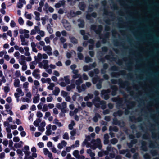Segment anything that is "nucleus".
I'll use <instances>...</instances> for the list:
<instances>
[{"label":"nucleus","mask_w":159,"mask_h":159,"mask_svg":"<svg viewBox=\"0 0 159 159\" xmlns=\"http://www.w3.org/2000/svg\"><path fill=\"white\" fill-rule=\"evenodd\" d=\"M95 136V134L94 133H91L90 136H88L86 137L85 140L84 141L83 143V145L84 146L86 145V147L87 148L90 147L92 149L94 150L96 149L97 147L99 149L102 148V146L101 144V141L99 139H97L96 141L94 140H92L91 144H90L88 142L91 140V137L93 138Z\"/></svg>","instance_id":"1"},{"label":"nucleus","mask_w":159,"mask_h":159,"mask_svg":"<svg viewBox=\"0 0 159 159\" xmlns=\"http://www.w3.org/2000/svg\"><path fill=\"white\" fill-rule=\"evenodd\" d=\"M93 102L96 107H101L102 109L106 108L105 102L104 101H100L99 97H96L95 99L93 100Z\"/></svg>","instance_id":"2"},{"label":"nucleus","mask_w":159,"mask_h":159,"mask_svg":"<svg viewBox=\"0 0 159 159\" xmlns=\"http://www.w3.org/2000/svg\"><path fill=\"white\" fill-rule=\"evenodd\" d=\"M32 94L31 92H27L25 95V96L21 97L20 99L23 102L29 103L31 101Z\"/></svg>","instance_id":"3"},{"label":"nucleus","mask_w":159,"mask_h":159,"mask_svg":"<svg viewBox=\"0 0 159 159\" xmlns=\"http://www.w3.org/2000/svg\"><path fill=\"white\" fill-rule=\"evenodd\" d=\"M107 151H100L98 153V156L100 157H101L103 155H107L108 154L109 152L111 151H114V150L116 151V149H115L113 148H111L110 145H109L107 148Z\"/></svg>","instance_id":"4"},{"label":"nucleus","mask_w":159,"mask_h":159,"mask_svg":"<svg viewBox=\"0 0 159 159\" xmlns=\"http://www.w3.org/2000/svg\"><path fill=\"white\" fill-rule=\"evenodd\" d=\"M56 107L63 113H66L67 111V103L65 102H63L61 104L57 103Z\"/></svg>","instance_id":"5"},{"label":"nucleus","mask_w":159,"mask_h":159,"mask_svg":"<svg viewBox=\"0 0 159 159\" xmlns=\"http://www.w3.org/2000/svg\"><path fill=\"white\" fill-rule=\"evenodd\" d=\"M94 84H96L98 82V83L97 84V88L98 89H100L101 88V83L103 81V79H100L99 78L98 76H96L93 77L92 80Z\"/></svg>","instance_id":"6"},{"label":"nucleus","mask_w":159,"mask_h":159,"mask_svg":"<svg viewBox=\"0 0 159 159\" xmlns=\"http://www.w3.org/2000/svg\"><path fill=\"white\" fill-rule=\"evenodd\" d=\"M43 64V68L46 70V71L48 73L50 74H52V71L51 69L49 68V65L48 64V61L47 60H43L42 61Z\"/></svg>","instance_id":"7"},{"label":"nucleus","mask_w":159,"mask_h":159,"mask_svg":"<svg viewBox=\"0 0 159 159\" xmlns=\"http://www.w3.org/2000/svg\"><path fill=\"white\" fill-rule=\"evenodd\" d=\"M91 29L92 30H93L97 34H100L101 30H102V27L101 25L98 26L95 25H93L91 26Z\"/></svg>","instance_id":"8"},{"label":"nucleus","mask_w":159,"mask_h":159,"mask_svg":"<svg viewBox=\"0 0 159 159\" xmlns=\"http://www.w3.org/2000/svg\"><path fill=\"white\" fill-rule=\"evenodd\" d=\"M31 150L32 153L29 156V158L30 159H35L37 157V154L36 153L37 149L35 147L33 146L31 148Z\"/></svg>","instance_id":"9"},{"label":"nucleus","mask_w":159,"mask_h":159,"mask_svg":"<svg viewBox=\"0 0 159 159\" xmlns=\"http://www.w3.org/2000/svg\"><path fill=\"white\" fill-rule=\"evenodd\" d=\"M110 89H109L107 90H103L101 92V96L106 100L108 99L109 98L108 93H110Z\"/></svg>","instance_id":"10"},{"label":"nucleus","mask_w":159,"mask_h":159,"mask_svg":"<svg viewBox=\"0 0 159 159\" xmlns=\"http://www.w3.org/2000/svg\"><path fill=\"white\" fill-rule=\"evenodd\" d=\"M43 50L49 55H52V49L50 46L49 45L44 46L43 47Z\"/></svg>","instance_id":"11"},{"label":"nucleus","mask_w":159,"mask_h":159,"mask_svg":"<svg viewBox=\"0 0 159 159\" xmlns=\"http://www.w3.org/2000/svg\"><path fill=\"white\" fill-rule=\"evenodd\" d=\"M63 25L65 29L67 30H70L71 29V26L69 23L65 19H63L62 21Z\"/></svg>","instance_id":"12"},{"label":"nucleus","mask_w":159,"mask_h":159,"mask_svg":"<svg viewBox=\"0 0 159 159\" xmlns=\"http://www.w3.org/2000/svg\"><path fill=\"white\" fill-rule=\"evenodd\" d=\"M16 92L14 93V96H23L24 95V92L21 88H18L16 89Z\"/></svg>","instance_id":"13"},{"label":"nucleus","mask_w":159,"mask_h":159,"mask_svg":"<svg viewBox=\"0 0 159 159\" xmlns=\"http://www.w3.org/2000/svg\"><path fill=\"white\" fill-rule=\"evenodd\" d=\"M83 81L82 79L81 78H79L78 79L76 80L75 83V84L76 85V88L78 90V92L79 93L81 92L82 91L81 89H80L79 86L80 85V84L83 83Z\"/></svg>","instance_id":"14"},{"label":"nucleus","mask_w":159,"mask_h":159,"mask_svg":"<svg viewBox=\"0 0 159 159\" xmlns=\"http://www.w3.org/2000/svg\"><path fill=\"white\" fill-rule=\"evenodd\" d=\"M43 153L45 155L47 156L50 159H53L52 153L50 152L48 149L47 148H44L43 149Z\"/></svg>","instance_id":"15"},{"label":"nucleus","mask_w":159,"mask_h":159,"mask_svg":"<svg viewBox=\"0 0 159 159\" xmlns=\"http://www.w3.org/2000/svg\"><path fill=\"white\" fill-rule=\"evenodd\" d=\"M46 125V123L44 121H43L39 126L38 129L41 132H43L45 130L44 127Z\"/></svg>","instance_id":"16"},{"label":"nucleus","mask_w":159,"mask_h":159,"mask_svg":"<svg viewBox=\"0 0 159 159\" xmlns=\"http://www.w3.org/2000/svg\"><path fill=\"white\" fill-rule=\"evenodd\" d=\"M51 127L52 125L51 124H49L46 127V131L45 132V134L47 135H50L53 133L51 129Z\"/></svg>","instance_id":"17"},{"label":"nucleus","mask_w":159,"mask_h":159,"mask_svg":"<svg viewBox=\"0 0 159 159\" xmlns=\"http://www.w3.org/2000/svg\"><path fill=\"white\" fill-rule=\"evenodd\" d=\"M32 75L36 79H39L40 78L39 74V69H36L34 70L32 73Z\"/></svg>","instance_id":"18"},{"label":"nucleus","mask_w":159,"mask_h":159,"mask_svg":"<svg viewBox=\"0 0 159 159\" xmlns=\"http://www.w3.org/2000/svg\"><path fill=\"white\" fill-rule=\"evenodd\" d=\"M40 30V28L38 26H34V29L31 30L30 34L31 35L35 34H36V33H38Z\"/></svg>","instance_id":"19"},{"label":"nucleus","mask_w":159,"mask_h":159,"mask_svg":"<svg viewBox=\"0 0 159 159\" xmlns=\"http://www.w3.org/2000/svg\"><path fill=\"white\" fill-rule=\"evenodd\" d=\"M26 4V2L25 0H19L17 3V7L18 8H21L23 7L24 4Z\"/></svg>","instance_id":"20"},{"label":"nucleus","mask_w":159,"mask_h":159,"mask_svg":"<svg viewBox=\"0 0 159 159\" xmlns=\"http://www.w3.org/2000/svg\"><path fill=\"white\" fill-rule=\"evenodd\" d=\"M67 144V143L64 140L61 141V143H59L57 145V148L59 149H61L64 147H65Z\"/></svg>","instance_id":"21"},{"label":"nucleus","mask_w":159,"mask_h":159,"mask_svg":"<svg viewBox=\"0 0 159 159\" xmlns=\"http://www.w3.org/2000/svg\"><path fill=\"white\" fill-rule=\"evenodd\" d=\"M18 62L20 65H23L26 63L25 57L24 55H21L20 58L18 60Z\"/></svg>","instance_id":"22"},{"label":"nucleus","mask_w":159,"mask_h":159,"mask_svg":"<svg viewBox=\"0 0 159 159\" xmlns=\"http://www.w3.org/2000/svg\"><path fill=\"white\" fill-rule=\"evenodd\" d=\"M40 99V95L39 94L37 93L34 96L33 98V102L34 103H38Z\"/></svg>","instance_id":"23"},{"label":"nucleus","mask_w":159,"mask_h":159,"mask_svg":"<svg viewBox=\"0 0 159 159\" xmlns=\"http://www.w3.org/2000/svg\"><path fill=\"white\" fill-rule=\"evenodd\" d=\"M79 97L78 100L79 101H81L82 100L83 98L82 97L80 96V95L77 93H75L74 95L72 97V98L73 101H75L77 97Z\"/></svg>","instance_id":"24"},{"label":"nucleus","mask_w":159,"mask_h":159,"mask_svg":"<svg viewBox=\"0 0 159 159\" xmlns=\"http://www.w3.org/2000/svg\"><path fill=\"white\" fill-rule=\"evenodd\" d=\"M69 77V76H64V78H61L60 79L62 81H65V83L68 84L70 83V82Z\"/></svg>","instance_id":"25"},{"label":"nucleus","mask_w":159,"mask_h":159,"mask_svg":"<svg viewBox=\"0 0 159 159\" xmlns=\"http://www.w3.org/2000/svg\"><path fill=\"white\" fill-rule=\"evenodd\" d=\"M53 123L56 125L58 127H62L63 125L61 123L59 122V120L56 118L53 120Z\"/></svg>","instance_id":"26"},{"label":"nucleus","mask_w":159,"mask_h":159,"mask_svg":"<svg viewBox=\"0 0 159 159\" xmlns=\"http://www.w3.org/2000/svg\"><path fill=\"white\" fill-rule=\"evenodd\" d=\"M87 153L89 154L91 157V159H95V157H94L95 154L93 152L91 149H89L87 150Z\"/></svg>","instance_id":"27"},{"label":"nucleus","mask_w":159,"mask_h":159,"mask_svg":"<svg viewBox=\"0 0 159 159\" xmlns=\"http://www.w3.org/2000/svg\"><path fill=\"white\" fill-rule=\"evenodd\" d=\"M21 41V44L22 45H27L28 44V42L25 40V39L22 36H20Z\"/></svg>","instance_id":"28"},{"label":"nucleus","mask_w":159,"mask_h":159,"mask_svg":"<svg viewBox=\"0 0 159 159\" xmlns=\"http://www.w3.org/2000/svg\"><path fill=\"white\" fill-rule=\"evenodd\" d=\"M75 87V85L74 83H71L70 85H68L66 87V90L67 91H70Z\"/></svg>","instance_id":"29"},{"label":"nucleus","mask_w":159,"mask_h":159,"mask_svg":"<svg viewBox=\"0 0 159 159\" xmlns=\"http://www.w3.org/2000/svg\"><path fill=\"white\" fill-rule=\"evenodd\" d=\"M24 54L27 56H29L30 55V53L29 52V48L28 47H24Z\"/></svg>","instance_id":"30"},{"label":"nucleus","mask_w":159,"mask_h":159,"mask_svg":"<svg viewBox=\"0 0 159 159\" xmlns=\"http://www.w3.org/2000/svg\"><path fill=\"white\" fill-rule=\"evenodd\" d=\"M29 84V83L27 82H25L23 84V88L24 89L25 91L26 92H27L29 91L28 89Z\"/></svg>","instance_id":"31"},{"label":"nucleus","mask_w":159,"mask_h":159,"mask_svg":"<svg viewBox=\"0 0 159 159\" xmlns=\"http://www.w3.org/2000/svg\"><path fill=\"white\" fill-rule=\"evenodd\" d=\"M20 82L18 79H16L14 82V85L15 87H19L20 86Z\"/></svg>","instance_id":"32"},{"label":"nucleus","mask_w":159,"mask_h":159,"mask_svg":"<svg viewBox=\"0 0 159 159\" xmlns=\"http://www.w3.org/2000/svg\"><path fill=\"white\" fill-rule=\"evenodd\" d=\"M80 33L83 36V38L84 39H87L88 38V36L89 34H85V31L84 30H80Z\"/></svg>","instance_id":"33"},{"label":"nucleus","mask_w":159,"mask_h":159,"mask_svg":"<svg viewBox=\"0 0 159 159\" xmlns=\"http://www.w3.org/2000/svg\"><path fill=\"white\" fill-rule=\"evenodd\" d=\"M111 89L112 91L111 93V94L112 95H115L116 94V91L117 90V88L115 86H113L111 87Z\"/></svg>","instance_id":"34"},{"label":"nucleus","mask_w":159,"mask_h":159,"mask_svg":"<svg viewBox=\"0 0 159 159\" xmlns=\"http://www.w3.org/2000/svg\"><path fill=\"white\" fill-rule=\"evenodd\" d=\"M73 155L77 159L79 158V152L78 150H75L73 152Z\"/></svg>","instance_id":"35"},{"label":"nucleus","mask_w":159,"mask_h":159,"mask_svg":"<svg viewBox=\"0 0 159 159\" xmlns=\"http://www.w3.org/2000/svg\"><path fill=\"white\" fill-rule=\"evenodd\" d=\"M94 73L95 74H98L99 73V70L98 69H95L94 70V72L93 71H90L89 72V75L91 77L93 76L94 75Z\"/></svg>","instance_id":"36"},{"label":"nucleus","mask_w":159,"mask_h":159,"mask_svg":"<svg viewBox=\"0 0 159 159\" xmlns=\"http://www.w3.org/2000/svg\"><path fill=\"white\" fill-rule=\"evenodd\" d=\"M60 90L59 89L58 87H55L54 90L53 91V94L56 96H57L58 95Z\"/></svg>","instance_id":"37"},{"label":"nucleus","mask_w":159,"mask_h":159,"mask_svg":"<svg viewBox=\"0 0 159 159\" xmlns=\"http://www.w3.org/2000/svg\"><path fill=\"white\" fill-rule=\"evenodd\" d=\"M93 95L92 94H88L84 98V100L87 101L90 99H91L93 97Z\"/></svg>","instance_id":"38"},{"label":"nucleus","mask_w":159,"mask_h":159,"mask_svg":"<svg viewBox=\"0 0 159 159\" xmlns=\"http://www.w3.org/2000/svg\"><path fill=\"white\" fill-rule=\"evenodd\" d=\"M34 14L35 16V19L37 21H39L40 20V14L37 11H35Z\"/></svg>","instance_id":"39"},{"label":"nucleus","mask_w":159,"mask_h":159,"mask_svg":"<svg viewBox=\"0 0 159 159\" xmlns=\"http://www.w3.org/2000/svg\"><path fill=\"white\" fill-rule=\"evenodd\" d=\"M81 78L80 77V75L79 74H75L72 76V79L71 80L72 82H74L75 79L78 78Z\"/></svg>","instance_id":"40"},{"label":"nucleus","mask_w":159,"mask_h":159,"mask_svg":"<svg viewBox=\"0 0 159 159\" xmlns=\"http://www.w3.org/2000/svg\"><path fill=\"white\" fill-rule=\"evenodd\" d=\"M3 89L6 94H7L10 91V88L9 86L7 85L4 87Z\"/></svg>","instance_id":"41"},{"label":"nucleus","mask_w":159,"mask_h":159,"mask_svg":"<svg viewBox=\"0 0 159 159\" xmlns=\"http://www.w3.org/2000/svg\"><path fill=\"white\" fill-rule=\"evenodd\" d=\"M91 69V65H85L83 67V70L85 71H88Z\"/></svg>","instance_id":"42"},{"label":"nucleus","mask_w":159,"mask_h":159,"mask_svg":"<svg viewBox=\"0 0 159 159\" xmlns=\"http://www.w3.org/2000/svg\"><path fill=\"white\" fill-rule=\"evenodd\" d=\"M23 143V142L21 141L18 143H15L14 145V147L16 148H20L22 147Z\"/></svg>","instance_id":"43"},{"label":"nucleus","mask_w":159,"mask_h":159,"mask_svg":"<svg viewBox=\"0 0 159 159\" xmlns=\"http://www.w3.org/2000/svg\"><path fill=\"white\" fill-rule=\"evenodd\" d=\"M70 42L73 44H76L77 43V40L76 38L73 37H70Z\"/></svg>","instance_id":"44"},{"label":"nucleus","mask_w":159,"mask_h":159,"mask_svg":"<svg viewBox=\"0 0 159 159\" xmlns=\"http://www.w3.org/2000/svg\"><path fill=\"white\" fill-rule=\"evenodd\" d=\"M89 42L91 44L89 46V49H92L93 48L94 46V41L92 39H90L89 41Z\"/></svg>","instance_id":"45"},{"label":"nucleus","mask_w":159,"mask_h":159,"mask_svg":"<svg viewBox=\"0 0 159 159\" xmlns=\"http://www.w3.org/2000/svg\"><path fill=\"white\" fill-rule=\"evenodd\" d=\"M19 32L20 34H28L29 33V31L26 30V29H20V30Z\"/></svg>","instance_id":"46"},{"label":"nucleus","mask_w":159,"mask_h":159,"mask_svg":"<svg viewBox=\"0 0 159 159\" xmlns=\"http://www.w3.org/2000/svg\"><path fill=\"white\" fill-rule=\"evenodd\" d=\"M47 28L48 32L50 34H52L53 33V30L52 28L51 27L50 25L49 24H48L47 25Z\"/></svg>","instance_id":"47"},{"label":"nucleus","mask_w":159,"mask_h":159,"mask_svg":"<svg viewBox=\"0 0 159 159\" xmlns=\"http://www.w3.org/2000/svg\"><path fill=\"white\" fill-rule=\"evenodd\" d=\"M80 145L79 141L78 140L76 141L75 143L74 144L71 145V148H74L75 147H78Z\"/></svg>","instance_id":"48"},{"label":"nucleus","mask_w":159,"mask_h":159,"mask_svg":"<svg viewBox=\"0 0 159 159\" xmlns=\"http://www.w3.org/2000/svg\"><path fill=\"white\" fill-rule=\"evenodd\" d=\"M67 16L68 17L75 16L76 15V13L72 11H71L70 12L67 14Z\"/></svg>","instance_id":"49"},{"label":"nucleus","mask_w":159,"mask_h":159,"mask_svg":"<svg viewBox=\"0 0 159 159\" xmlns=\"http://www.w3.org/2000/svg\"><path fill=\"white\" fill-rule=\"evenodd\" d=\"M62 137L64 139L67 140H69V138L68 133L67 132L65 133L62 136Z\"/></svg>","instance_id":"50"},{"label":"nucleus","mask_w":159,"mask_h":159,"mask_svg":"<svg viewBox=\"0 0 159 159\" xmlns=\"http://www.w3.org/2000/svg\"><path fill=\"white\" fill-rule=\"evenodd\" d=\"M75 125V123L74 121H71L70 124H69L68 126L69 129L70 130H72L73 127Z\"/></svg>","instance_id":"51"},{"label":"nucleus","mask_w":159,"mask_h":159,"mask_svg":"<svg viewBox=\"0 0 159 159\" xmlns=\"http://www.w3.org/2000/svg\"><path fill=\"white\" fill-rule=\"evenodd\" d=\"M53 100V98L51 94H50L48 95V96L46 98L47 102H51Z\"/></svg>","instance_id":"52"},{"label":"nucleus","mask_w":159,"mask_h":159,"mask_svg":"<svg viewBox=\"0 0 159 159\" xmlns=\"http://www.w3.org/2000/svg\"><path fill=\"white\" fill-rule=\"evenodd\" d=\"M49 85L47 87V88L48 89L50 90H52L54 86V83H51L49 84Z\"/></svg>","instance_id":"53"},{"label":"nucleus","mask_w":159,"mask_h":159,"mask_svg":"<svg viewBox=\"0 0 159 159\" xmlns=\"http://www.w3.org/2000/svg\"><path fill=\"white\" fill-rule=\"evenodd\" d=\"M25 16L27 19L31 20L32 19V15L31 14H28L27 12H25Z\"/></svg>","instance_id":"54"},{"label":"nucleus","mask_w":159,"mask_h":159,"mask_svg":"<svg viewBox=\"0 0 159 159\" xmlns=\"http://www.w3.org/2000/svg\"><path fill=\"white\" fill-rule=\"evenodd\" d=\"M41 121V120L39 119H38L34 122V124L35 126H38L39 125V123Z\"/></svg>","instance_id":"55"},{"label":"nucleus","mask_w":159,"mask_h":159,"mask_svg":"<svg viewBox=\"0 0 159 159\" xmlns=\"http://www.w3.org/2000/svg\"><path fill=\"white\" fill-rule=\"evenodd\" d=\"M100 115L98 114H96L95 116L94 117L93 120L94 121L97 122L98 120V118H100Z\"/></svg>","instance_id":"56"},{"label":"nucleus","mask_w":159,"mask_h":159,"mask_svg":"<svg viewBox=\"0 0 159 159\" xmlns=\"http://www.w3.org/2000/svg\"><path fill=\"white\" fill-rule=\"evenodd\" d=\"M48 110V105L47 104H44L43 107L42 109V111L43 112H45L47 111Z\"/></svg>","instance_id":"57"},{"label":"nucleus","mask_w":159,"mask_h":159,"mask_svg":"<svg viewBox=\"0 0 159 159\" xmlns=\"http://www.w3.org/2000/svg\"><path fill=\"white\" fill-rule=\"evenodd\" d=\"M29 107L28 104H24L22 105L20 108L21 110H23L27 109Z\"/></svg>","instance_id":"58"},{"label":"nucleus","mask_w":159,"mask_h":159,"mask_svg":"<svg viewBox=\"0 0 159 159\" xmlns=\"http://www.w3.org/2000/svg\"><path fill=\"white\" fill-rule=\"evenodd\" d=\"M42 55L40 53H39L37 56V58H36V60L37 61H41L42 59Z\"/></svg>","instance_id":"59"},{"label":"nucleus","mask_w":159,"mask_h":159,"mask_svg":"<svg viewBox=\"0 0 159 159\" xmlns=\"http://www.w3.org/2000/svg\"><path fill=\"white\" fill-rule=\"evenodd\" d=\"M79 7L81 10H84L85 7V5L84 3L83 2L80 3L79 5Z\"/></svg>","instance_id":"60"},{"label":"nucleus","mask_w":159,"mask_h":159,"mask_svg":"<svg viewBox=\"0 0 159 159\" xmlns=\"http://www.w3.org/2000/svg\"><path fill=\"white\" fill-rule=\"evenodd\" d=\"M79 22H80V23L78 24L79 26L80 27H83L84 25V22L81 19H79L78 20Z\"/></svg>","instance_id":"61"},{"label":"nucleus","mask_w":159,"mask_h":159,"mask_svg":"<svg viewBox=\"0 0 159 159\" xmlns=\"http://www.w3.org/2000/svg\"><path fill=\"white\" fill-rule=\"evenodd\" d=\"M14 75L17 77H20L21 75L20 71L19 70L16 71L14 73Z\"/></svg>","instance_id":"62"},{"label":"nucleus","mask_w":159,"mask_h":159,"mask_svg":"<svg viewBox=\"0 0 159 159\" xmlns=\"http://www.w3.org/2000/svg\"><path fill=\"white\" fill-rule=\"evenodd\" d=\"M19 23L21 25H23L24 24V20L23 18L21 17H19L18 19Z\"/></svg>","instance_id":"63"},{"label":"nucleus","mask_w":159,"mask_h":159,"mask_svg":"<svg viewBox=\"0 0 159 159\" xmlns=\"http://www.w3.org/2000/svg\"><path fill=\"white\" fill-rule=\"evenodd\" d=\"M123 113V111L120 110L118 111L117 113H114V115L115 116H120Z\"/></svg>","instance_id":"64"}]
</instances>
